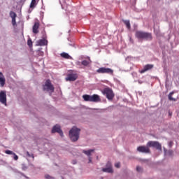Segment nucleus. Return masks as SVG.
<instances>
[{"mask_svg": "<svg viewBox=\"0 0 179 179\" xmlns=\"http://www.w3.org/2000/svg\"><path fill=\"white\" fill-rule=\"evenodd\" d=\"M149 148H155L157 150H162V144L157 141H149L146 146H139L137 148L138 152L141 153H150Z\"/></svg>", "mask_w": 179, "mask_h": 179, "instance_id": "1", "label": "nucleus"}, {"mask_svg": "<svg viewBox=\"0 0 179 179\" xmlns=\"http://www.w3.org/2000/svg\"><path fill=\"white\" fill-rule=\"evenodd\" d=\"M80 134V129L73 127L69 131V138L72 142H77L79 139V135Z\"/></svg>", "mask_w": 179, "mask_h": 179, "instance_id": "2", "label": "nucleus"}, {"mask_svg": "<svg viewBox=\"0 0 179 179\" xmlns=\"http://www.w3.org/2000/svg\"><path fill=\"white\" fill-rule=\"evenodd\" d=\"M135 36L136 38L146 40L147 41H150L152 38V34L142 31H136Z\"/></svg>", "mask_w": 179, "mask_h": 179, "instance_id": "3", "label": "nucleus"}, {"mask_svg": "<svg viewBox=\"0 0 179 179\" xmlns=\"http://www.w3.org/2000/svg\"><path fill=\"white\" fill-rule=\"evenodd\" d=\"M83 99L85 101H91L92 103H98V101H100V96L97 94H93V95H88L85 94L83 96Z\"/></svg>", "mask_w": 179, "mask_h": 179, "instance_id": "4", "label": "nucleus"}, {"mask_svg": "<svg viewBox=\"0 0 179 179\" xmlns=\"http://www.w3.org/2000/svg\"><path fill=\"white\" fill-rule=\"evenodd\" d=\"M43 90H46V92H50V93H54V85L51 84V80H47L43 85Z\"/></svg>", "mask_w": 179, "mask_h": 179, "instance_id": "5", "label": "nucleus"}, {"mask_svg": "<svg viewBox=\"0 0 179 179\" xmlns=\"http://www.w3.org/2000/svg\"><path fill=\"white\" fill-rule=\"evenodd\" d=\"M79 76L76 73H69L66 78V82H75Z\"/></svg>", "mask_w": 179, "mask_h": 179, "instance_id": "6", "label": "nucleus"}, {"mask_svg": "<svg viewBox=\"0 0 179 179\" xmlns=\"http://www.w3.org/2000/svg\"><path fill=\"white\" fill-rule=\"evenodd\" d=\"M55 132H57V134H59L60 136H64V132H62V130L61 129V126L56 124L53 127L52 129V134H55Z\"/></svg>", "mask_w": 179, "mask_h": 179, "instance_id": "7", "label": "nucleus"}, {"mask_svg": "<svg viewBox=\"0 0 179 179\" xmlns=\"http://www.w3.org/2000/svg\"><path fill=\"white\" fill-rule=\"evenodd\" d=\"M0 103L6 106V91L0 92Z\"/></svg>", "mask_w": 179, "mask_h": 179, "instance_id": "8", "label": "nucleus"}, {"mask_svg": "<svg viewBox=\"0 0 179 179\" xmlns=\"http://www.w3.org/2000/svg\"><path fill=\"white\" fill-rule=\"evenodd\" d=\"M98 73H113V70L109 68L101 67L96 70Z\"/></svg>", "mask_w": 179, "mask_h": 179, "instance_id": "9", "label": "nucleus"}, {"mask_svg": "<svg viewBox=\"0 0 179 179\" xmlns=\"http://www.w3.org/2000/svg\"><path fill=\"white\" fill-rule=\"evenodd\" d=\"M103 94H106L107 99L113 100V90L110 88H105L103 90Z\"/></svg>", "mask_w": 179, "mask_h": 179, "instance_id": "10", "label": "nucleus"}, {"mask_svg": "<svg viewBox=\"0 0 179 179\" xmlns=\"http://www.w3.org/2000/svg\"><path fill=\"white\" fill-rule=\"evenodd\" d=\"M103 173H113V168L111 167V162H108L106 164V167L102 169Z\"/></svg>", "mask_w": 179, "mask_h": 179, "instance_id": "11", "label": "nucleus"}, {"mask_svg": "<svg viewBox=\"0 0 179 179\" xmlns=\"http://www.w3.org/2000/svg\"><path fill=\"white\" fill-rule=\"evenodd\" d=\"M10 16L12 18L13 26H16V17L17 16L16 13L13 11L10 12Z\"/></svg>", "mask_w": 179, "mask_h": 179, "instance_id": "12", "label": "nucleus"}, {"mask_svg": "<svg viewBox=\"0 0 179 179\" xmlns=\"http://www.w3.org/2000/svg\"><path fill=\"white\" fill-rule=\"evenodd\" d=\"M48 41H47L45 38H43L41 40H38L37 41L36 45H39L40 47H43L44 45H48Z\"/></svg>", "mask_w": 179, "mask_h": 179, "instance_id": "13", "label": "nucleus"}, {"mask_svg": "<svg viewBox=\"0 0 179 179\" xmlns=\"http://www.w3.org/2000/svg\"><path fill=\"white\" fill-rule=\"evenodd\" d=\"M153 66V64H146L144 66L143 69L141 71V73H145V72L150 71V69H152Z\"/></svg>", "mask_w": 179, "mask_h": 179, "instance_id": "14", "label": "nucleus"}, {"mask_svg": "<svg viewBox=\"0 0 179 179\" xmlns=\"http://www.w3.org/2000/svg\"><path fill=\"white\" fill-rule=\"evenodd\" d=\"M39 27H40V22H35L32 27L33 33H34V34H37L38 33Z\"/></svg>", "mask_w": 179, "mask_h": 179, "instance_id": "15", "label": "nucleus"}, {"mask_svg": "<svg viewBox=\"0 0 179 179\" xmlns=\"http://www.w3.org/2000/svg\"><path fill=\"white\" fill-rule=\"evenodd\" d=\"M0 86L3 87L5 86V77L2 72H0Z\"/></svg>", "mask_w": 179, "mask_h": 179, "instance_id": "16", "label": "nucleus"}, {"mask_svg": "<svg viewBox=\"0 0 179 179\" xmlns=\"http://www.w3.org/2000/svg\"><path fill=\"white\" fill-rule=\"evenodd\" d=\"M93 152H94V149H91V150H83V153H84V155H86L87 156H88V157H90V156H92V153H93Z\"/></svg>", "mask_w": 179, "mask_h": 179, "instance_id": "17", "label": "nucleus"}, {"mask_svg": "<svg viewBox=\"0 0 179 179\" xmlns=\"http://www.w3.org/2000/svg\"><path fill=\"white\" fill-rule=\"evenodd\" d=\"M36 6H37V1L36 0H31L29 8L31 9H34Z\"/></svg>", "mask_w": 179, "mask_h": 179, "instance_id": "18", "label": "nucleus"}, {"mask_svg": "<svg viewBox=\"0 0 179 179\" xmlns=\"http://www.w3.org/2000/svg\"><path fill=\"white\" fill-rule=\"evenodd\" d=\"M123 23L125 24L129 30L131 29V22H129V20H124Z\"/></svg>", "mask_w": 179, "mask_h": 179, "instance_id": "19", "label": "nucleus"}, {"mask_svg": "<svg viewBox=\"0 0 179 179\" xmlns=\"http://www.w3.org/2000/svg\"><path fill=\"white\" fill-rule=\"evenodd\" d=\"M61 57H62V58H65L66 59H69V58H71V56L68 53L65 52L62 53Z\"/></svg>", "mask_w": 179, "mask_h": 179, "instance_id": "20", "label": "nucleus"}, {"mask_svg": "<svg viewBox=\"0 0 179 179\" xmlns=\"http://www.w3.org/2000/svg\"><path fill=\"white\" fill-rule=\"evenodd\" d=\"M82 65H83L84 66H87V65H89L90 62L87 60H83L81 62Z\"/></svg>", "mask_w": 179, "mask_h": 179, "instance_id": "21", "label": "nucleus"}, {"mask_svg": "<svg viewBox=\"0 0 179 179\" xmlns=\"http://www.w3.org/2000/svg\"><path fill=\"white\" fill-rule=\"evenodd\" d=\"M27 44L29 47H33V41H31V39H28Z\"/></svg>", "mask_w": 179, "mask_h": 179, "instance_id": "22", "label": "nucleus"}, {"mask_svg": "<svg viewBox=\"0 0 179 179\" xmlns=\"http://www.w3.org/2000/svg\"><path fill=\"white\" fill-rule=\"evenodd\" d=\"M5 153H6V155H13L14 152L9 150H7L5 151Z\"/></svg>", "mask_w": 179, "mask_h": 179, "instance_id": "23", "label": "nucleus"}, {"mask_svg": "<svg viewBox=\"0 0 179 179\" xmlns=\"http://www.w3.org/2000/svg\"><path fill=\"white\" fill-rule=\"evenodd\" d=\"M27 155L28 156V157H32V159H34V155H30V152H27Z\"/></svg>", "mask_w": 179, "mask_h": 179, "instance_id": "24", "label": "nucleus"}, {"mask_svg": "<svg viewBox=\"0 0 179 179\" xmlns=\"http://www.w3.org/2000/svg\"><path fill=\"white\" fill-rule=\"evenodd\" d=\"M120 166L121 164L120 162L115 164V167H116V169H120Z\"/></svg>", "mask_w": 179, "mask_h": 179, "instance_id": "25", "label": "nucleus"}, {"mask_svg": "<svg viewBox=\"0 0 179 179\" xmlns=\"http://www.w3.org/2000/svg\"><path fill=\"white\" fill-rule=\"evenodd\" d=\"M172 94H173V93H170L169 95V100H171V101L175 100V99H173V97L171 96Z\"/></svg>", "mask_w": 179, "mask_h": 179, "instance_id": "26", "label": "nucleus"}, {"mask_svg": "<svg viewBox=\"0 0 179 179\" xmlns=\"http://www.w3.org/2000/svg\"><path fill=\"white\" fill-rule=\"evenodd\" d=\"M136 171L138 172V173H141V171H142V168L141 166H137L136 167Z\"/></svg>", "mask_w": 179, "mask_h": 179, "instance_id": "27", "label": "nucleus"}, {"mask_svg": "<svg viewBox=\"0 0 179 179\" xmlns=\"http://www.w3.org/2000/svg\"><path fill=\"white\" fill-rule=\"evenodd\" d=\"M13 155H14V160H17V159H19V157H17L16 154L13 153Z\"/></svg>", "mask_w": 179, "mask_h": 179, "instance_id": "28", "label": "nucleus"}, {"mask_svg": "<svg viewBox=\"0 0 179 179\" xmlns=\"http://www.w3.org/2000/svg\"><path fill=\"white\" fill-rule=\"evenodd\" d=\"M88 160H89L88 163H92V157H89Z\"/></svg>", "mask_w": 179, "mask_h": 179, "instance_id": "29", "label": "nucleus"}, {"mask_svg": "<svg viewBox=\"0 0 179 179\" xmlns=\"http://www.w3.org/2000/svg\"><path fill=\"white\" fill-rule=\"evenodd\" d=\"M45 177L46 179H51V178H51L50 176H48V175H46Z\"/></svg>", "mask_w": 179, "mask_h": 179, "instance_id": "30", "label": "nucleus"}, {"mask_svg": "<svg viewBox=\"0 0 179 179\" xmlns=\"http://www.w3.org/2000/svg\"><path fill=\"white\" fill-rule=\"evenodd\" d=\"M69 72H72V70L69 71Z\"/></svg>", "mask_w": 179, "mask_h": 179, "instance_id": "31", "label": "nucleus"}, {"mask_svg": "<svg viewBox=\"0 0 179 179\" xmlns=\"http://www.w3.org/2000/svg\"><path fill=\"white\" fill-rule=\"evenodd\" d=\"M170 145H171V142L170 143Z\"/></svg>", "mask_w": 179, "mask_h": 179, "instance_id": "32", "label": "nucleus"}, {"mask_svg": "<svg viewBox=\"0 0 179 179\" xmlns=\"http://www.w3.org/2000/svg\"><path fill=\"white\" fill-rule=\"evenodd\" d=\"M113 97H114V94L113 95Z\"/></svg>", "mask_w": 179, "mask_h": 179, "instance_id": "33", "label": "nucleus"}]
</instances>
